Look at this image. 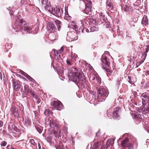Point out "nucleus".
Returning <instances> with one entry per match:
<instances>
[{
	"mask_svg": "<svg viewBox=\"0 0 149 149\" xmlns=\"http://www.w3.org/2000/svg\"><path fill=\"white\" fill-rule=\"evenodd\" d=\"M47 29L50 33H54L57 30L54 24L52 22H48L47 24Z\"/></svg>",
	"mask_w": 149,
	"mask_h": 149,
	"instance_id": "nucleus-7",
	"label": "nucleus"
},
{
	"mask_svg": "<svg viewBox=\"0 0 149 149\" xmlns=\"http://www.w3.org/2000/svg\"><path fill=\"white\" fill-rule=\"evenodd\" d=\"M66 62L68 64L70 65H72L73 64L72 60H70L68 59L67 60Z\"/></svg>",
	"mask_w": 149,
	"mask_h": 149,
	"instance_id": "nucleus-37",
	"label": "nucleus"
},
{
	"mask_svg": "<svg viewBox=\"0 0 149 149\" xmlns=\"http://www.w3.org/2000/svg\"><path fill=\"white\" fill-rule=\"evenodd\" d=\"M52 50L54 52V53H55V52H56V54L57 55L60 54L62 52L60 50H56L55 49H53Z\"/></svg>",
	"mask_w": 149,
	"mask_h": 149,
	"instance_id": "nucleus-39",
	"label": "nucleus"
},
{
	"mask_svg": "<svg viewBox=\"0 0 149 149\" xmlns=\"http://www.w3.org/2000/svg\"><path fill=\"white\" fill-rule=\"evenodd\" d=\"M141 96L143 98L142 99V103L143 104H145L146 102H149V94L147 92H145L142 93Z\"/></svg>",
	"mask_w": 149,
	"mask_h": 149,
	"instance_id": "nucleus-11",
	"label": "nucleus"
},
{
	"mask_svg": "<svg viewBox=\"0 0 149 149\" xmlns=\"http://www.w3.org/2000/svg\"><path fill=\"white\" fill-rule=\"evenodd\" d=\"M114 140L113 138H111L108 140L106 143V145L109 147L111 145H113L114 143Z\"/></svg>",
	"mask_w": 149,
	"mask_h": 149,
	"instance_id": "nucleus-24",
	"label": "nucleus"
},
{
	"mask_svg": "<svg viewBox=\"0 0 149 149\" xmlns=\"http://www.w3.org/2000/svg\"><path fill=\"white\" fill-rule=\"evenodd\" d=\"M73 29L75 30L76 31L79 32V31L78 30V26L76 24H73L72 25Z\"/></svg>",
	"mask_w": 149,
	"mask_h": 149,
	"instance_id": "nucleus-36",
	"label": "nucleus"
},
{
	"mask_svg": "<svg viewBox=\"0 0 149 149\" xmlns=\"http://www.w3.org/2000/svg\"><path fill=\"white\" fill-rule=\"evenodd\" d=\"M11 111L12 114L15 117H18L19 113L18 110L16 107L14 106H12L10 109Z\"/></svg>",
	"mask_w": 149,
	"mask_h": 149,
	"instance_id": "nucleus-16",
	"label": "nucleus"
},
{
	"mask_svg": "<svg viewBox=\"0 0 149 149\" xmlns=\"http://www.w3.org/2000/svg\"><path fill=\"white\" fill-rule=\"evenodd\" d=\"M51 105L58 110H61L63 108L62 103L60 101H54L51 104Z\"/></svg>",
	"mask_w": 149,
	"mask_h": 149,
	"instance_id": "nucleus-4",
	"label": "nucleus"
},
{
	"mask_svg": "<svg viewBox=\"0 0 149 149\" xmlns=\"http://www.w3.org/2000/svg\"><path fill=\"white\" fill-rule=\"evenodd\" d=\"M121 109L120 107H117L114 109L112 114V117L113 118H118L121 113Z\"/></svg>",
	"mask_w": 149,
	"mask_h": 149,
	"instance_id": "nucleus-5",
	"label": "nucleus"
},
{
	"mask_svg": "<svg viewBox=\"0 0 149 149\" xmlns=\"http://www.w3.org/2000/svg\"><path fill=\"white\" fill-rule=\"evenodd\" d=\"M24 22V23L25 21L22 19H18L15 23V28L18 29L19 31L23 30L27 33H29L31 32L32 28L29 26L28 23H26L22 26H21Z\"/></svg>",
	"mask_w": 149,
	"mask_h": 149,
	"instance_id": "nucleus-2",
	"label": "nucleus"
},
{
	"mask_svg": "<svg viewBox=\"0 0 149 149\" xmlns=\"http://www.w3.org/2000/svg\"><path fill=\"white\" fill-rule=\"evenodd\" d=\"M50 126L52 127H56V128H58L59 127V125L57 124L56 122L53 120H50L49 123Z\"/></svg>",
	"mask_w": 149,
	"mask_h": 149,
	"instance_id": "nucleus-18",
	"label": "nucleus"
},
{
	"mask_svg": "<svg viewBox=\"0 0 149 149\" xmlns=\"http://www.w3.org/2000/svg\"><path fill=\"white\" fill-rule=\"evenodd\" d=\"M29 142L32 145H35L36 144V143L35 142L34 140L33 139H31L30 140Z\"/></svg>",
	"mask_w": 149,
	"mask_h": 149,
	"instance_id": "nucleus-44",
	"label": "nucleus"
},
{
	"mask_svg": "<svg viewBox=\"0 0 149 149\" xmlns=\"http://www.w3.org/2000/svg\"><path fill=\"white\" fill-rule=\"evenodd\" d=\"M142 23L144 24L145 26L148 24V19L146 15H144L142 20Z\"/></svg>",
	"mask_w": 149,
	"mask_h": 149,
	"instance_id": "nucleus-21",
	"label": "nucleus"
},
{
	"mask_svg": "<svg viewBox=\"0 0 149 149\" xmlns=\"http://www.w3.org/2000/svg\"><path fill=\"white\" fill-rule=\"evenodd\" d=\"M53 133L55 136H56L58 135L57 132L56 131H53Z\"/></svg>",
	"mask_w": 149,
	"mask_h": 149,
	"instance_id": "nucleus-52",
	"label": "nucleus"
},
{
	"mask_svg": "<svg viewBox=\"0 0 149 149\" xmlns=\"http://www.w3.org/2000/svg\"><path fill=\"white\" fill-rule=\"evenodd\" d=\"M54 22L57 26V29L58 31H59L60 30V29L61 28V22L59 20L55 19L54 20Z\"/></svg>",
	"mask_w": 149,
	"mask_h": 149,
	"instance_id": "nucleus-22",
	"label": "nucleus"
},
{
	"mask_svg": "<svg viewBox=\"0 0 149 149\" xmlns=\"http://www.w3.org/2000/svg\"><path fill=\"white\" fill-rule=\"evenodd\" d=\"M89 22L86 20L81 21V24L82 26V28L80 27V28L79 29V32L81 31L82 33L84 32V29L88 26Z\"/></svg>",
	"mask_w": 149,
	"mask_h": 149,
	"instance_id": "nucleus-8",
	"label": "nucleus"
},
{
	"mask_svg": "<svg viewBox=\"0 0 149 149\" xmlns=\"http://www.w3.org/2000/svg\"><path fill=\"white\" fill-rule=\"evenodd\" d=\"M12 128L15 131H17L18 129L17 128V127L14 125H12Z\"/></svg>",
	"mask_w": 149,
	"mask_h": 149,
	"instance_id": "nucleus-45",
	"label": "nucleus"
},
{
	"mask_svg": "<svg viewBox=\"0 0 149 149\" xmlns=\"http://www.w3.org/2000/svg\"><path fill=\"white\" fill-rule=\"evenodd\" d=\"M109 147L106 145H102L100 149H108Z\"/></svg>",
	"mask_w": 149,
	"mask_h": 149,
	"instance_id": "nucleus-38",
	"label": "nucleus"
},
{
	"mask_svg": "<svg viewBox=\"0 0 149 149\" xmlns=\"http://www.w3.org/2000/svg\"><path fill=\"white\" fill-rule=\"evenodd\" d=\"M71 17L69 16V14H66L64 17V18L65 19H68L67 18H69L68 19H69Z\"/></svg>",
	"mask_w": 149,
	"mask_h": 149,
	"instance_id": "nucleus-48",
	"label": "nucleus"
},
{
	"mask_svg": "<svg viewBox=\"0 0 149 149\" xmlns=\"http://www.w3.org/2000/svg\"><path fill=\"white\" fill-rule=\"evenodd\" d=\"M36 128L37 130V131L40 133H41L42 131V129L40 128L39 127H36Z\"/></svg>",
	"mask_w": 149,
	"mask_h": 149,
	"instance_id": "nucleus-47",
	"label": "nucleus"
},
{
	"mask_svg": "<svg viewBox=\"0 0 149 149\" xmlns=\"http://www.w3.org/2000/svg\"><path fill=\"white\" fill-rule=\"evenodd\" d=\"M24 74H23L24 76L28 79H29L30 81H31V82L33 83H35L36 82V81L31 77L29 75H28L27 74L24 72Z\"/></svg>",
	"mask_w": 149,
	"mask_h": 149,
	"instance_id": "nucleus-27",
	"label": "nucleus"
},
{
	"mask_svg": "<svg viewBox=\"0 0 149 149\" xmlns=\"http://www.w3.org/2000/svg\"><path fill=\"white\" fill-rule=\"evenodd\" d=\"M103 68L107 72V74H111L113 72L112 71L110 70L109 68H106L104 67H103Z\"/></svg>",
	"mask_w": 149,
	"mask_h": 149,
	"instance_id": "nucleus-31",
	"label": "nucleus"
},
{
	"mask_svg": "<svg viewBox=\"0 0 149 149\" xmlns=\"http://www.w3.org/2000/svg\"><path fill=\"white\" fill-rule=\"evenodd\" d=\"M25 123L28 125H29L30 124V122L28 119H27L26 120Z\"/></svg>",
	"mask_w": 149,
	"mask_h": 149,
	"instance_id": "nucleus-49",
	"label": "nucleus"
},
{
	"mask_svg": "<svg viewBox=\"0 0 149 149\" xmlns=\"http://www.w3.org/2000/svg\"><path fill=\"white\" fill-rule=\"evenodd\" d=\"M98 91L99 95L102 97L106 96L108 94V90L102 87L100 88Z\"/></svg>",
	"mask_w": 149,
	"mask_h": 149,
	"instance_id": "nucleus-10",
	"label": "nucleus"
},
{
	"mask_svg": "<svg viewBox=\"0 0 149 149\" xmlns=\"http://www.w3.org/2000/svg\"><path fill=\"white\" fill-rule=\"evenodd\" d=\"M147 131L149 133V123L147 124V127L146 129Z\"/></svg>",
	"mask_w": 149,
	"mask_h": 149,
	"instance_id": "nucleus-55",
	"label": "nucleus"
},
{
	"mask_svg": "<svg viewBox=\"0 0 149 149\" xmlns=\"http://www.w3.org/2000/svg\"><path fill=\"white\" fill-rule=\"evenodd\" d=\"M101 61L106 66L109 67L110 64V61L109 58H108L106 56L103 54L101 57Z\"/></svg>",
	"mask_w": 149,
	"mask_h": 149,
	"instance_id": "nucleus-9",
	"label": "nucleus"
},
{
	"mask_svg": "<svg viewBox=\"0 0 149 149\" xmlns=\"http://www.w3.org/2000/svg\"><path fill=\"white\" fill-rule=\"evenodd\" d=\"M146 52H145L144 53H143L142 54V56H144V57L143 58V60H144L146 58V56L147 55Z\"/></svg>",
	"mask_w": 149,
	"mask_h": 149,
	"instance_id": "nucleus-46",
	"label": "nucleus"
},
{
	"mask_svg": "<svg viewBox=\"0 0 149 149\" xmlns=\"http://www.w3.org/2000/svg\"><path fill=\"white\" fill-rule=\"evenodd\" d=\"M90 22L92 23L93 24H94L95 23V20L93 19H91Z\"/></svg>",
	"mask_w": 149,
	"mask_h": 149,
	"instance_id": "nucleus-50",
	"label": "nucleus"
},
{
	"mask_svg": "<svg viewBox=\"0 0 149 149\" xmlns=\"http://www.w3.org/2000/svg\"><path fill=\"white\" fill-rule=\"evenodd\" d=\"M41 3L45 8L49 10V8H50V2H49L48 0H42Z\"/></svg>",
	"mask_w": 149,
	"mask_h": 149,
	"instance_id": "nucleus-15",
	"label": "nucleus"
},
{
	"mask_svg": "<svg viewBox=\"0 0 149 149\" xmlns=\"http://www.w3.org/2000/svg\"><path fill=\"white\" fill-rule=\"evenodd\" d=\"M7 144V142H6L3 141L1 143V146H6Z\"/></svg>",
	"mask_w": 149,
	"mask_h": 149,
	"instance_id": "nucleus-43",
	"label": "nucleus"
},
{
	"mask_svg": "<svg viewBox=\"0 0 149 149\" xmlns=\"http://www.w3.org/2000/svg\"><path fill=\"white\" fill-rule=\"evenodd\" d=\"M99 30V28L95 26H93L90 29V32H94L97 31Z\"/></svg>",
	"mask_w": 149,
	"mask_h": 149,
	"instance_id": "nucleus-30",
	"label": "nucleus"
},
{
	"mask_svg": "<svg viewBox=\"0 0 149 149\" xmlns=\"http://www.w3.org/2000/svg\"><path fill=\"white\" fill-rule=\"evenodd\" d=\"M149 51L148 48H146V52H145L147 53Z\"/></svg>",
	"mask_w": 149,
	"mask_h": 149,
	"instance_id": "nucleus-59",
	"label": "nucleus"
},
{
	"mask_svg": "<svg viewBox=\"0 0 149 149\" xmlns=\"http://www.w3.org/2000/svg\"><path fill=\"white\" fill-rule=\"evenodd\" d=\"M144 106V109L147 111H149V102H146L145 104H143Z\"/></svg>",
	"mask_w": 149,
	"mask_h": 149,
	"instance_id": "nucleus-29",
	"label": "nucleus"
},
{
	"mask_svg": "<svg viewBox=\"0 0 149 149\" xmlns=\"http://www.w3.org/2000/svg\"><path fill=\"white\" fill-rule=\"evenodd\" d=\"M38 146L39 147V148H40V145L39 143H38Z\"/></svg>",
	"mask_w": 149,
	"mask_h": 149,
	"instance_id": "nucleus-62",
	"label": "nucleus"
},
{
	"mask_svg": "<svg viewBox=\"0 0 149 149\" xmlns=\"http://www.w3.org/2000/svg\"><path fill=\"white\" fill-rule=\"evenodd\" d=\"M71 57L72 59H75V57L74 56V55H73V54H71Z\"/></svg>",
	"mask_w": 149,
	"mask_h": 149,
	"instance_id": "nucleus-53",
	"label": "nucleus"
},
{
	"mask_svg": "<svg viewBox=\"0 0 149 149\" xmlns=\"http://www.w3.org/2000/svg\"><path fill=\"white\" fill-rule=\"evenodd\" d=\"M56 149H68L66 147L64 148L63 145L61 142H59L58 145L56 146Z\"/></svg>",
	"mask_w": 149,
	"mask_h": 149,
	"instance_id": "nucleus-25",
	"label": "nucleus"
},
{
	"mask_svg": "<svg viewBox=\"0 0 149 149\" xmlns=\"http://www.w3.org/2000/svg\"><path fill=\"white\" fill-rule=\"evenodd\" d=\"M141 96L143 98L142 99V103L143 104H145L146 102H149V94L147 92H145L142 93Z\"/></svg>",
	"mask_w": 149,
	"mask_h": 149,
	"instance_id": "nucleus-12",
	"label": "nucleus"
},
{
	"mask_svg": "<svg viewBox=\"0 0 149 149\" xmlns=\"http://www.w3.org/2000/svg\"><path fill=\"white\" fill-rule=\"evenodd\" d=\"M135 118L137 120L141 121L144 119V116L142 114H141L138 113H136L135 114Z\"/></svg>",
	"mask_w": 149,
	"mask_h": 149,
	"instance_id": "nucleus-20",
	"label": "nucleus"
},
{
	"mask_svg": "<svg viewBox=\"0 0 149 149\" xmlns=\"http://www.w3.org/2000/svg\"><path fill=\"white\" fill-rule=\"evenodd\" d=\"M44 113L46 116H52V112L49 110L46 109Z\"/></svg>",
	"mask_w": 149,
	"mask_h": 149,
	"instance_id": "nucleus-28",
	"label": "nucleus"
},
{
	"mask_svg": "<svg viewBox=\"0 0 149 149\" xmlns=\"http://www.w3.org/2000/svg\"><path fill=\"white\" fill-rule=\"evenodd\" d=\"M47 140L48 142H51L52 140V138L51 136H49L47 137Z\"/></svg>",
	"mask_w": 149,
	"mask_h": 149,
	"instance_id": "nucleus-51",
	"label": "nucleus"
},
{
	"mask_svg": "<svg viewBox=\"0 0 149 149\" xmlns=\"http://www.w3.org/2000/svg\"><path fill=\"white\" fill-rule=\"evenodd\" d=\"M48 11L51 14H52L56 17H60L61 15L63 13L62 10L59 8L56 7L54 9L49 8Z\"/></svg>",
	"mask_w": 149,
	"mask_h": 149,
	"instance_id": "nucleus-3",
	"label": "nucleus"
},
{
	"mask_svg": "<svg viewBox=\"0 0 149 149\" xmlns=\"http://www.w3.org/2000/svg\"><path fill=\"white\" fill-rule=\"evenodd\" d=\"M86 7L92 8L91 2V1H88V3L86 4Z\"/></svg>",
	"mask_w": 149,
	"mask_h": 149,
	"instance_id": "nucleus-35",
	"label": "nucleus"
},
{
	"mask_svg": "<svg viewBox=\"0 0 149 149\" xmlns=\"http://www.w3.org/2000/svg\"><path fill=\"white\" fill-rule=\"evenodd\" d=\"M146 73L148 75H149V70L147 71Z\"/></svg>",
	"mask_w": 149,
	"mask_h": 149,
	"instance_id": "nucleus-60",
	"label": "nucleus"
},
{
	"mask_svg": "<svg viewBox=\"0 0 149 149\" xmlns=\"http://www.w3.org/2000/svg\"><path fill=\"white\" fill-rule=\"evenodd\" d=\"M100 133L99 131L97 132L96 133V136L95 139H100Z\"/></svg>",
	"mask_w": 149,
	"mask_h": 149,
	"instance_id": "nucleus-34",
	"label": "nucleus"
},
{
	"mask_svg": "<svg viewBox=\"0 0 149 149\" xmlns=\"http://www.w3.org/2000/svg\"><path fill=\"white\" fill-rule=\"evenodd\" d=\"M84 30L86 31V32L87 33H89L90 31V30L89 29L86 28L84 29Z\"/></svg>",
	"mask_w": 149,
	"mask_h": 149,
	"instance_id": "nucleus-56",
	"label": "nucleus"
},
{
	"mask_svg": "<svg viewBox=\"0 0 149 149\" xmlns=\"http://www.w3.org/2000/svg\"><path fill=\"white\" fill-rule=\"evenodd\" d=\"M142 60L140 61H139L136 64V67H138L142 63H143L144 62V60Z\"/></svg>",
	"mask_w": 149,
	"mask_h": 149,
	"instance_id": "nucleus-40",
	"label": "nucleus"
},
{
	"mask_svg": "<svg viewBox=\"0 0 149 149\" xmlns=\"http://www.w3.org/2000/svg\"><path fill=\"white\" fill-rule=\"evenodd\" d=\"M128 82L131 84H132L134 83V81L133 80V78L130 76H128Z\"/></svg>",
	"mask_w": 149,
	"mask_h": 149,
	"instance_id": "nucleus-32",
	"label": "nucleus"
},
{
	"mask_svg": "<svg viewBox=\"0 0 149 149\" xmlns=\"http://www.w3.org/2000/svg\"><path fill=\"white\" fill-rule=\"evenodd\" d=\"M2 76L1 75V74H0V78L2 79Z\"/></svg>",
	"mask_w": 149,
	"mask_h": 149,
	"instance_id": "nucleus-61",
	"label": "nucleus"
},
{
	"mask_svg": "<svg viewBox=\"0 0 149 149\" xmlns=\"http://www.w3.org/2000/svg\"><path fill=\"white\" fill-rule=\"evenodd\" d=\"M95 78V76H94L93 75L92 76H91L90 77V78H91V79L92 78V79L93 80H94Z\"/></svg>",
	"mask_w": 149,
	"mask_h": 149,
	"instance_id": "nucleus-54",
	"label": "nucleus"
},
{
	"mask_svg": "<svg viewBox=\"0 0 149 149\" xmlns=\"http://www.w3.org/2000/svg\"><path fill=\"white\" fill-rule=\"evenodd\" d=\"M101 145L100 141H95L92 143L90 149H98Z\"/></svg>",
	"mask_w": 149,
	"mask_h": 149,
	"instance_id": "nucleus-13",
	"label": "nucleus"
},
{
	"mask_svg": "<svg viewBox=\"0 0 149 149\" xmlns=\"http://www.w3.org/2000/svg\"><path fill=\"white\" fill-rule=\"evenodd\" d=\"M3 125V122L1 120H0V127L2 126Z\"/></svg>",
	"mask_w": 149,
	"mask_h": 149,
	"instance_id": "nucleus-57",
	"label": "nucleus"
},
{
	"mask_svg": "<svg viewBox=\"0 0 149 149\" xmlns=\"http://www.w3.org/2000/svg\"><path fill=\"white\" fill-rule=\"evenodd\" d=\"M123 10L125 11H130L132 10V8L129 5H125L123 6Z\"/></svg>",
	"mask_w": 149,
	"mask_h": 149,
	"instance_id": "nucleus-23",
	"label": "nucleus"
},
{
	"mask_svg": "<svg viewBox=\"0 0 149 149\" xmlns=\"http://www.w3.org/2000/svg\"><path fill=\"white\" fill-rule=\"evenodd\" d=\"M106 4V8L111 13H113L116 11V8L110 0H107Z\"/></svg>",
	"mask_w": 149,
	"mask_h": 149,
	"instance_id": "nucleus-6",
	"label": "nucleus"
},
{
	"mask_svg": "<svg viewBox=\"0 0 149 149\" xmlns=\"http://www.w3.org/2000/svg\"><path fill=\"white\" fill-rule=\"evenodd\" d=\"M72 34L73 35H75L76 34L75 33H74V32H73L72 33Z\"/></svg>",
	"mask_w": 149,
	"mask_h": 149,
	"instance_id": "nucleus-64",
	"label": "nucleus"
},
{
	"mask_svg": "<svg viewBox=\"0 0 149 149\" xmlns=\"http://www.w3.org/2000/svg\"><path fill=\"white\" fill-rule=\"evenodd\" d=\"M98 14H99L100 17L101 19L102 18H103L104 17V15H103V13L100 12V13H98Z\"/></svg>",
	"mask_w": 149,
	"mask_h": 149,
	"instance_id": "nucleus-41",
	"label": "nucleus"
},
{
	"mask_svg": "<svg viewBox=\"0 0 149 149\" xmlns=\"http://www.w3.org/2000/svg\"><path fill=\"white\" fill-rule=\"evenodd\" d=\"M24 87V90L23 91V95H26L30 91V89L29 86L26 84L25 83H23Z\"/></svg>",
	"mask_w": 149,
	"mask_h": 149,
	"instance_id": "nucleus-17",
	"label": "nucleus"
},
{
	"mask_svg": "<svg viewBox=\"0 0 149 149\" xmlns=\"http://www.w3.org/2000/svg\"><path fill=\"white\" fill-rule=\"evenodd\" d=\"M111 110L110 109H109L107 111V115L109 117L111 115Z\"/></svg>",
	"mask_w": 149,
	"mask_h": 149,
	"instance_id": "nucleus-42",
	"label": "nucleus"
},
{
	"mask_svg": "<svg viewBox=\"0 0 149 149\" xmlns=\"http://www.w3.org/2000/svg\"><path fill=\"white\" fill-rule=\"evenodd\" d=\"M129 139L128 138H126L122 142L121 146L123 147H129Z\"/></svg>",
	"mask_w": 149,
	"mask_h": 149,
	"instance_id": "nucleus-19",
	"label": "nucleus"
},
{
	"mask_svg": "<svg viewBox=\"0 0 149 149\" xmlns=\"http://www.w3.org/2000/svg\"><path fill=\"white\" fill-rule=\"evenodd\" d=\"M69 76L71 79L76 83L77 86L81 85L84 86L86 84V80L85 76L80 70L77 69L74 67L71 68Z\"/></svg>",
	"mask_w": 149,
	"mask_h": 149,
	"instance_id": "nucleus-1",
	"label": "nucleus"
},
{
	"mask_svg": "<svg viewBox=\"0 0 149 149\" xmlns=\"http://www.w3.org/2000/svg\"><path fill=\"white\" fill-rule=\"evenodd\" d=\"M30 93L36 99H37V95L35 93L34 91L31 90L30 91Z\"/></svg>",
	"mask_w": 149,
	"mask_h": 149,
	"instance_id": "nucleus-33",
	"label": "nucleus"
},
{
	"mask_svg": "<svg viewBox=\"0 0 149 149\" xmlns=\"http://www.w3.org/2000/svg\"><path fill=\"white\" fill-rule=\"evenodd\" d=\"M64 49V47H62L61 48L60 50H61V52H62L63 51Z\"/></svg>",
	"mask_w": 149,
	"mask_h": 149,
	"instance_id": "nucleus-58",
	"label": "nucleus"
},
{
	"mask_svg": "<svg viewBox=\"0 0 149 149\" xmlns=\"http://www.w3.org/2000/svg\"><path fill=\"white\" fill-rule=\"evenodd\" d=\"M20 86V82L19 81L17 80L13 82V87L15 90L17 91L19 90Z\"/></svg>",
	"mask_w": 149,
	"mask_h": 149,
	"instance_id": "nucleus-14",
	"label": "nucleus"
},
{
	"mask_svg": "<svg viewBox=\"0 0 149 149\" xmlns=\"http://www.w3.org/2000/svg\"><path fill=\"white\" fill-rule=\"evenodd\" d=\"M92 10V8L86 7V8L84 10V13L88 15H90L91 14V12Z\"/></svg>",
	"mask_w": 149,
	"mask_h": 149,
	"instance_id": "nucleus-26",
	"label": "nucleus"
},
{
	"mask_svg": "<svg viewBox=\"0 0 149 149\" xmlns=\"http://www.w3.org/2000/svg\"><path fill=\"white\" fill-rule=\"evenodd\" d=\"M72 39H74V40H76L77 39H75V38L74 37V38H73V37H72L71 38Z\"/></svg>",
	"mask_w": 149,
	"mask_h": 149,
	"instance_id": "nucleus-63",
	"label": "nucleus"
}]
</instances>
